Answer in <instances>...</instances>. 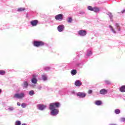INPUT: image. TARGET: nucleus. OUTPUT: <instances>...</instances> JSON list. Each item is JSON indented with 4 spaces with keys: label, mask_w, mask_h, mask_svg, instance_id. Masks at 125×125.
<instances>
[{
    "label": "nucleus",
    "mask_w": 125,
    "mask_h": 125,
    "mask_svg": "<svg viewBox=\"0 0 125 125\" xmlns=\"http://www.w3.org/2000/svg\"><path fill=\"white\" fill-rule=\"evenodd\" d=\"M60 106V103H51L49 105L50 110H54L56 109L55 107L58 108Z\"/></svg>",
    "instance_id": "1"
},
{
    "label": "nucleus",
    "mask_w": 125,
    "mask_h": 125,
    "mask_svg": "<svg viewBox=\"0 0 125 125\" xmlns=\"http://www.w3.org/2000/svg\"><path fill=\"white\" fill-rule=\"evenodd\" d=\"M33 45L36 47L43 46V45H44V42L42 41H34L33 42Z\"/></svg>",
    "instance_id": "2"
},
{
    "label": "nucleus",
    "mask_w": 125,
    "mask_h": 125,
    "mask_svg": "<svg viewBox=\"0 0 125 125\" xmlns=\"http://www.w3.org/2000/svg\"><path fill=\"white\" fill-rule=\"evenodd\" d=\"M25 94L23 93H21V94L16 93L14 95V98H18V99H21V98H23Z\"/></svg>",
    "instance_id": "3"
},
{
    "label": "nucleus",
    "mask_w": 125,
    "mask_h": 125,
    "mask_svg": "<svg viewBox=\"0 0 125 125\" xmlns=\"http://www.w3.org/2000/svg\"><path fill=\"white\" fill-rule=\"evenodd\" d=\"M63 15L60 14L59 15H57L55 16V18L56 20H59V21H61L63 20Z\"/></svg>",
    "instance_id": "4"
},
{
    "label": "nucleus",
    "mask_w": 125,
    "mask_h": 125,
    "mask_svg": "<svg viewBox=\"0 0 125 125\" xmlns=\"http://www.w3.org/2000/svg\"><path fill=\"white\" fill-rule=\"evenodd\" d=\"M50 110H51V115H52V116H55L58 114L59 111L57 109Z\"/></svg>",
    "instance_id": "5"
},
{
    "label": "nucleus",
    "mask_w": 125,
    "mask_h": 125,
    "mask_svg": "<svg viewBox=\"0 0 125 125\" xmlns=\"http://www.w3.org/2000/svg\"><path fill=\"white\" fill-rule=\"evenodd\" d=\"M77 95L79 97H81V98H83L86 96V94L80 92L77 93Z\"/></svg>",
    "instance_id": "6"
},
{
    "label": "nucleus",
    "mask_w": 125,
    "mask_h": 125,
    "mask_svg": "<svg viewBox=\"0 0 125 125\" xmlns=\"http://www.w3.org/2000/svg\"><path fill=\"white\" fill-rule=\"evenodd\" d=\"M78 34L80 36H85V35H86V31H85V30H81L78 32Z\"/></svg>",
    "instance_id": "7"
},
{
    "label": "nucleus",
    "mask_w": 125,
    "mask_h": 125,
    "mask_svg": "<svg viewBox=\"0 0 125 125\" xmlns=\"http://www.w3.org/2000/svg\"><path fill=\"white\" fill-rule=\"evenodd\" d=\"M30 23L32 26H33V27H35L37 26V25H38V23H39V21L37 20H35L32 21L30 22Z\"/></svg>",
    "instance_id": "8"
},
{
    "label": "nucleus",
    "mask_w": 125,
    "mask_h": 125,
    "mask_svg": "<svg viewBox=\"0 0 125 125\" xmlns=\"http://www.w3.org/2000/svg\"><path fill=\"white\" fill-rule=\"evenodd\" d=\"M37 107L39 109V110H41L42 111V110H44V109L46 108V106L43 104H38L37 105Z\"/></svg>",
    "instance_id": "9"
},
{
    "label": "nucleus",
    "mask_w": 125,
    "mask_h": 125,
    "mask_svg": "<svg viewBox=\"0 0 125 125\" xmlns=\"http://www.w3.org/2000/svg\"><path fill=\"white\" fill-rule=\"evenodd\" d=\"M36 76L35 75H33V78L31 80V82L32 83H34V84H36L37 83H38V80L36 79Z\"/></svg>",
    "instance_id": "10"
},
{
    "label": "nucleus",
    "mask_w": 125,
    "mask_h": 125,
    "mask_svg": "<svg viewBox=\"0 0 125 125\" xmlns=\"http://www.w3.org/2000/svg\"><path fill=\"white\" fill-rule=\"evenodd\" d=\"M100 94H102L103 95H105V94H107L108 93V90L105 89H102L100 91Z\"/></svg>",
    "instance_id": "11"
},
{
    "label": "nucleus",
    "mask_w": 125,
    "mask_h": 125,
    "mask_svg": "<svg viewBox=\"0 0 125 125\" xmlns=\"http://www.w3.org/2000/svg\"><path fill=\"white\" fill-rule=\"evenodd\" d=\"M64 28H65V27L64 26V25H60L58 27V31L59 32H62V31H63V30H64Z\"/></svg>",
    "instance_id": "12"
},
{
    "label": "nucleus",
    "mask_w": 125,
    "mask_h": 125,
    "mask_svg": "<svg viewBox=\"0 0 125 125\" xmlns=\"http://www.w3.org/2000/svg\"><path fill=\"white\" fill-rule=\"evenodd\" d=\"M82 84V82L80 80H77L75 82V85H76V86H81Z\"/></svg>",
    "instance_id": "13"
},
{
    "label": "nucleus",
    "mask_w": 125,
    "mask_h": 125,
    "mask_svg": "<svg viewBox=\"0 0 125 125\" xmlns=\"http://www.w3.org/2000/svg\"><path fill=\"white\" fill-rule=\"evenodd\" d=\"M71 74L72 76H75V75H77V70L75 69H73L71 71Z\"/></svg>",
    "instance_id": "14"
},
{
    "label": "nucleus",
    "mask_w": 125,
    "mask_h": 125,
    "mask_svg": "<svg viewBox=\"0 0 125 125\" xmlns=\"http://www.w3.org/2000/svg\"><path fill=\"white\" fill-rule=\"evenodd\" d=\"M28 85H29L28 82L27 81H24L23 82V87H25V88H27V87H28Z\"/></svg>",
    "instance_id": "15"
},
{
    "label": "nucleus",
    "mask_w": 125,
    "mask_h": 125,
    "mask_svg": "<svg viewBox=\"0 0 125 125\" xmlns=\"http://www.w3.org/2000/svg\"><path fill=\"white\" fill-rule=\"evenodd\" d=\"M25 10H26L25 8L20 7L18 8V11L19 12H21V11H25Z\"/></svg>",
    "instance_id": "16"
},
{
    "label": "nucleus",
    "mask_w": 125,
    "mask_h": 125,
    "mask_svg": "<svg viewBox=\"0 0 125 125\" xmlns=\"http://www.w3.org/2000/svg\"><path fill=\"white\" fill-rule=\"evenodd\" d=\"M96 105H98L99 106L100 105H101L102 104V102L101 101H96L95 103Z\"/></svg>",
    "instance_id": "17"
},
{
    "label": "nucleus",
    "mask_w": 125,
    "mask_h": 125,
    "mask_svg": "<svg viewBox=\"0 0 125 125\" xmlns=\"http://www.w3.org/2000/svg\"><path fill=\"white\" fill-rule=\"evenodd\" d=\"M120 91L121 92H125V86L123 85L120 88Z\"/></svg>",
    "instance_id": "18"
},
{
    "label": "nucleus",
    "mask_w": 125,
    "mask_h": 125,
    "mask_svg": "<svg viewBox=\"0 0 125 125\" xmlns=\"http://www.w3.org/2000/svg\"><path fill=\"white\" fill-rule=\"evenodd\" d=\"M93 11H94V12H99V8H97L96 7H95L93 9Z\"/></svg>",
    "instance_id": "19"
},
{
    "label": "nucleus",
    "mask_w": 125,
    "mask_h": 125,
    "mask_svg": "<svg viewBox=\"0 0 125 125\" xmlns=\"http://www.w3.org/2000/svg\"><path fill=\"white\" fill-rule=\"evenodd\" d=\"M21 106L22 108H26V107H27V104L25 103H23L21 104Z\"/></svg>",
    "instance_id": "20"
},
{
    "label": "nucleus",
    "mask_w": 125,
    "mask_h": 125,
    "mask_svg": "<svg viewBox=\"0 0 125 125\" xmlns=\"http://www.w3.org/2000/svg\"><path fill=\"white\" fill-rule=\"evenodd\" d=\"M29 95H34L35 94V91H34V90H31L29 91Z\"/></svg>",
    "instance_id": "21"
},
{
    "label": "nucleus",
    "mask_w": 125,
    "mask_h": 125,
    "mask_svg": "<svg viewBox=\"0 0 125 125\" xmlns=\"http://www.w3.org/2000/svg\"><path fill=\"white\" fill-rule=\"evenodd\" d=\"M42 79L43 81H46V80H47V77L46 75H42Z\"/></svg>",
    "instance_id": "22"
},
{
    "label": "nucleus",
    "mask_w": 125,
    "mask_h": 125,
    "mask_svg": "<svg viewBox=\"0 0 125 125\" xmlns=\"http://www.w3.org/2000/svg\"><path fill=\"white\" fill-rule=\"evenodd\" d=\"M5 74V71L4 70H0V75L3 76Z\"/></svg>",
    "instance_id": "23"
},
{
    "label": "nucleus",
    "mask_w": 125,
    "mask_h": 125,
    "mask_svg": "<svg viewBox=\"0 0 125 125\" xmlns=\"http://www.w3.org/2000/svg\"><path fill=\"white\" fill-rule=\"evenodd\" d=\"M90 55H92V52H91V51L87 52L86 56H90Z\"/></svg>",
    "instance_id": "24"
},
{
    "label": "nucleus",
    "mask_w": 125,
    "mask_h": 125,
    "mask_svg": "<svg viewBox=\"0 0 125 125\" xmlns=\"http://www.w3.org/2000/svg\"><path fill=\"white\" fill-rule=\"evenodd\" d=\"M72 21H73V19H72V18H68L67 22L68 23H72Z\"/></svg>",
    "instance_id": "25"
},
{
    "label": "nucleus",
    "mask_w": 125,
    "mask_h": 125,
    "mask_svg": "<svg viewBox=\"0 0 125 125\" xmlns=\"http://www.w3.org/2000/svg\"><path fill=\"white\" fill-rule=\"evenodd\" d=\"M88 10H90V11H93V8L91 7V6H88Z\"/></svg>",
    "instance_id": "26"
},
{
    "label": "nucleus",
    "mask_w": 125,
    "mask_h": 125,
    "mask_svg": "<svg viewBox=\"0 0 125 125\" xmlns=\"http://www.w3.org/2000/svg\"><path fill=\"white\" fill-rule=\"evenodd\" d=\"M15 125H21V122H20V121H17Z\"/></svg>",
    "instance_id": "27"
},
{
    "label": "nucleus",
    "mask_w": 125,
    "mask_h": 125,
    "mask_svg": "<svg viewBox=\"0 0 125 125\" xmlns=\"http://www.w3.org/2000/svg\"><path fill=\"white\" fill-rule=\"evenodd\" d=\"M109 28H110L112 32H113V33H114V34H116V31L114 30V28L112 27V26L110 25L109 26Z\"/></svg>",
    "instance_id": "28"
},
{
    "label": "nucleus",
    "mask_w": 125,
    "mask_h": 125,
    "mask_svg": "<svg viewBox=\"0 0 125 125\" xmlns=\"http://www.w3.org/2000/svg\"><path fill=\"white\" fill-rule=\"evenodd\" d=\"M115 114H118L119 113H120V109H117L115 110Z\"/></svg>",
    "instance_id": "29"
},
{
    "label": "nucleus",
    "mask_w": 125,
    "mask_h": 125,
    "mask_svg": "<svg viewBox=\"0 0 125 125\" xmlns=\"http://www.w3.org/2000/svg\"><path fill=\"white\" fill-rule=\"evenodd\" d=\"M105 83H106V84H110L111 83V82L108 80H105Z\"/></svg>",
    "instance_id": "30"
},
{
    "label": "nucleus",
    "mask_w": 125,
    "mask_h": 125,
    "mask_svg": "<svg viewBox=\"0 0 125 125\" xmlns=\"http://www.w3.org/2000/svg\"><path fill=\"white\" fill-rule=\"evenodd\" d=\"M88 93L89 94H90L92 93V90H89L88 91Z\"/></svg>",
    "instance_id": "31"
},
{
    "label": "nucleus",
    "mask_w": 125,
    "mask_h": 125,
    "mask_svg": "<svg viewBox=\"0 0 125 125\" xmlns=\"http://www.w3.org/2000/svg\"><path fill=\"white\" fill-rule=\"evenodd\" d=\"M121 122H125V118H122L121 119Z\"/></svg>",
    "instance_id": "32"
},
{
    "label": "nucleus",
    "mask_w": 125,
    "mask_h": 125,
    "mask_svg": "<svg viewBox=\"0 0 125 125\" xmlns=\"http://www.w3.org/2000/svg\"><path fill=\"white\" fill-rule=\"evenodd\" d=\"M49 69H50L49 67H46V68H45V70L46 71H48V70H49Z\"/></svg>",
    "instance_id": "33"
},
{
    "label": "nucleus",
    "mask_w": 125,
    "mask_h": 125,
    "mask_svg": "<svg viewBox=\"0 0 125 125\" xmlns=\"http://www.w3.org/2000/svg\"><path fill=\"white\" fill-rule=\"evenodd\" d=\"M125 13V9L123 10V11H121V13Z\"/></svg>",
    "instance_id": "34"
},
{
    "label": "nucleus",
    "mask_w": 125,
    "mask_h": 125,
    "mask_svg": "<svg viewBox=\"0 0 125 125\" xmlns=\"http://www.w3.org/2000/svg\"><path fill=\"white\" fill-rule=\"evenodd\" d=\"M18 106H20L21 105V104L20 103H17Z\"/></svg>",
    "instance_id": "35"
},
{
    "label": "nucleus",
    "mask_w": 125,
    "mask_h": 125,
    "mask_svg": "<svg viewBox=\"0 0 125 125\" xmlns=\"http://www.w3.org/2000/svg\"><path fill=\"white\" fill-rule=\"evenodd\" d=\"M116 25L117 27H119V24L118 23H116Z\"/></svg>",
    "instance_id": "36"
},
{
    "label": "nucleus",
    "mask_w": 125,
    "mask_h": 125,
    "mask_svg": "<svg viewBox=\"0 0 125 125\" xmlns=\"http://www.w3.org/2000/svg\"><path fill=\"white\" fill-rule=\"evenodd\" d=\"M10 110H13V108H12H12H10Z\"/></svg>",
    "instance_id": "37"
},
{
    "label": "nucleus",
    "mask_w": 125,
    "mask_h": 125,
    "mask_svg": "<svg viewBox=\"0 0 125 125\" xmlns=\"http://www.w3.org/2000/svg\"><path fill=\"white\" fill-rule=\"evenodd\" d=\"M1 93V89H0V93Z\"/></svg>",
    "instance_id": "38"
},
{
    "label": "nucleus",
    "mask_w": 125,
    "mask_h": 125,
    "mask_svg": "<svg viewBox=\"0 0 125 125\" xmlns=\"http://www.w3.org/2000/svg\"><path fill=\"white\" fill-rule=\"evenodd\" d=\"M72 93H75V91H73Z\"/></svg>",
    "instance_id": "39"
}]
</instances>
